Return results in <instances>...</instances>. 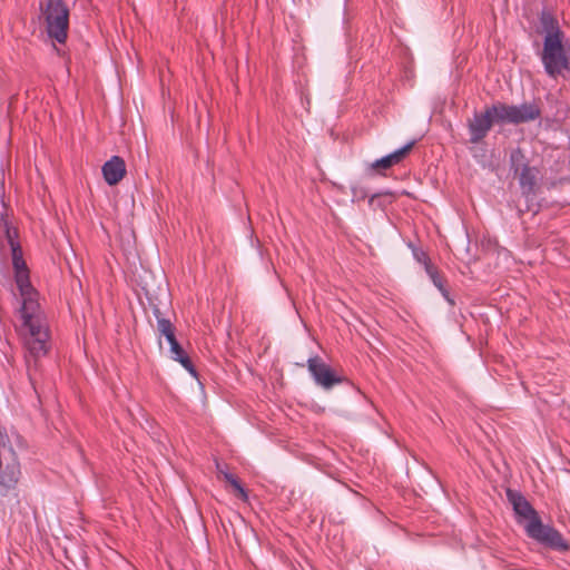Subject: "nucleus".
<instances>
[{"mask_svg":"<svg viewBox=\"0 0 570 570\" xmlns=\"http://www.w3.org/2000/svg\"><path fill=\"white\" fill-rule=\"evenodd\" d=\"M6 236L11 249L12 266L17 287L22 298L20 314L22 318V328L24 331V345L35 358L45 355L48 351L49 331L47 323L39 313V304L36 301V292L30 284L29 269L22 256V249L17 240V230L11 229L6 224Z\"/></svg>","mask_w":570,"mask_h":570,"instance_id":"obj_1","label":"nucleus"},{"mask_svg":"<svg viewBox=\"0 0 570 570\" xmlns=\"http://www.w3.org/2000/svg\"><path fill=\"white\" fill-rule=\"evenodd\" d=\"M539 19L544 32L541 61L546 72L556 78L563 70H570V59L563 45L564 33L551 12L543 10Z\"/></svg>","mask_w":570,"mask_h":570,"instance_id":"obj_2","label":"nucleus"},{"mask_svg":"<svg viewBox=\"0 0 570 570\" xmlns=\"http://www.w3.org/2000/svg\"><path fill=\"white\" fill-rule=\"evenodd\" d=\"M48 36L65 43L69 29V10L62 0H49L43 11Z\"/></svg>","mask_w":570,"mask_h":570,"instance_id":"obj_3","label":"nucleus"},{"mask_svg":"<svg viewBox=\"0 0 570 570\" xmlns=\"http://www.w3.org/2000/svg\"><path fill=\"white\" fill-rule=\"evenodd\" d=\"M525 532L531 539L550 549L561 552L570 549L562 534L554 528L543 524L540 518L527 522Z\"/></svg>","mask_w":570,"mask_h":570,"instance_id":"obj_4","label":"nucleus"},{"mask_svg":"<svg viewBox=\"0 0 570 570\" xmlns=\"http://www.w3.org/2000/svg\"><path fill=\"white\" fill-rule=\"evenodd\" d=\"M493 111L497 112L498 124L517 125L532 121L540 117V109L534 104H522L520 106H514L497 102L493 104Z\"/></svg>","mask_w":570,"mask_h":570,"instance_id":"obj_5","label":"nucleus"},{"mask_svg":"<svg viewBox=\"0 0 570 570\" xmlns=\"http://www.w3.org/2000/svg\"><path fill=\"white\" fill-rule=\"evenodd\" d=\"M510 166L519 179L522 193L524 195L532 194L538 183L539 169L528 164L525 155L520 148L511 151Z\"/></svg>","mask_w":570,"mask_h":570,"instance_id":"obj_6","label":"nucleus"},{"mask_svg":"<svg viewBox=\"0 0 570 570\" xmlns=\"http://www.w3.org/2000/svg\"><path fill=\"white\" fill-rule=\"evenodd\" d=\"M497 122V112L493 111V105L482 111H474L472 117L466 120L469 131V142L480 144L490 132Z\"/></svg>","mask_w":570,"mask_h":570,"instance_id":"obj_7","label":"nucleus"},{"mask_svg":"<svg viewBox=\"0 0 570 570\" xmlns=\"http://www.w3.org/2000/svg\"><path fill=\"white\" fill-rule=\"evenodd\" d=\"M307 367L316 384L325 390L332 389L335 384L342 383L343 377L337 375L330 365L321 357H311L307 361Z\"/></svg>","mask_w":570,"mask_h":570,"instance_id":"obj_8","label":"nucleus"},{"mask_svg":"<svg viewBox=\"0 0 570 570\" xmlns=\"http://www.w3.org/2000/svg\"><path fill=\"white\" fill-rule=\"evenodd\" d=\"M20 476V464L13 450H6L1 454L0 485L7 490L18 483Z\"/></svg>","mask_w":570,"mask_h":570,"instance_id":"obj_9","label":"nucleus"},{"mask_svg":"<svg viewBox=\"0 0 570 570\" xmlns=\"http://www.w3.org/2000/svg\"><path fill=\"white\" fill-rule=\"evenodd\" d=\"M102 175L108 185L118 184L126 175L125 160L119 156H112L102 166Z\"/></svg>","mask_w":570,"mask_h":570,"instance_id":"obj_10","label":"nucleus"},{"mask_svg":"<svg viewBox=\"0 0 570 570\" xmlns=\"http://www.w3.org/2000/svg\"><path fill=\"white\" fill-rule=\"evenodd\" d=\"M415 145V141H410L402 148L393 151L392 154L382 157L381 159L375 160L372 163L371 167L374 170H385L389 169L397 164H400L412 150L413 146Z\"/></svg>","mask_w":570,"mask_h":570,"instance_id":"obj_11","label":"nucleus"},{"mask_svg":"<svg viewBox=\"0 0 570 570\" xmlns=\"http://www.w3.org/2000/svg\"><path fill=\"white\" fill-rule=\"evenodd\" d=\"M507 495L513 507L515 514H518L520 518L525 519L528 522L534 518H539L537 511L522 494L512 490H508Z\"/></svg>","mask_w":570,"mask_h":570,"instance_id":"obj_12","label":"nucleus"},{"mask_svg":"<svg viewBox=\"0 0 570 570\" xmlns=\"http://www.w3.org/2000/svg\"><path fill=\"white\" fill-rule=\"evenodd\" d=\"M425 272L430 276L434 286L442 293L444 298L453 304V301L449 297V292L445 288L444 277L439 273L438 268L431 264V262L425 261Z\"/></svg>","mask_w":570,"mask_h":570,"instance_id":"obj_13","label":"nucleus"},{"mask_svg":"<svg viewBox=\"0 0 570 570\" xmlns=\"http://www.w3.org/2000/svg\"><path fill=\"white\" fill-rule=\"evenodd\" d=\"M154 315L157 318V330L163 336H167L175 332V327L171 322L164 318L158 307L154 308Z\"/></svg>","mask_w":570,"mask_h":570,"instance_id":"obj_14","label":"nucleus"},{"mask_svg":"<svg viewBox=\"0 0 570 570\" xmlns=\"http://www.w3.org/2000/svg\"><path fill=\"white\" fill-rule=\"evenodd\" d=\"M224 479L230 484L237 498H239L243 501H247V492L234 474L224 472Z\"/></svg>","mask_w":570,"mask_h":570,"instance_id":"obj_15","label":"nucleus"},{"mask_svg":"<svg viewBox=\"0 0 570 570\" xmlns=\"http://www.w3.org/2000/svg\"><path fill=\"white\" fill-rule=\"evenodd\" d=\"M174 360L179 362L184 366V368L187 370L194 377L197 376V372L193 365V362L190 361L189 356L186 353L181 354V356H178Z\"/></svg>","mask_w":570,"mask_h":570,"instance_id":"obj_16","label":"nucleus"},{"mask_svg":"<svg viewBox=\"0 0 570 570\" xmlns=\"http://www.w3.org/2000/svg\"><path fill=\"white\" fill-rule=\"evenodd\" d=\"M170 352H171L173 358L181 356V354L185 353L184 348L180 346L179 343H175L173 346H170Z\"/></svg>","mask_w":570,"mask_h":570,"instance_id":"obj_17","label":"nucleus"},{"mask_svg":"<svg viewBox=\"0 0 570 570\" xmlns=\"http://www.w3.org/2000/svg\"><path fill=\"white\" fill-rule=\"evenodd\" d=\"M415 257L417 258L419 262H422L424 265H425V261L426 262H430L429 257L426 256L425 253L421 252V253H415Z\"/></svg>","mask_w":570,"mask_h":570,"instance_id":"obj_18","label":"nucleus"},{"mask_svg":"<svg viewBox=\"0 0 570 570\" xmlns=\"http://www.w3.org/2000/svg\"><path fill=\"white\" fill-rule=\"evenodd\" d=\"M166 340L168 341L169 345L173 346L175 343H178V341L176 340V336H175V332L167 336H165Z\"/></svg>","mask_w":570,"mask_h":570,"instance_id":"obj_19","label":"nucleus"},{"mask_svg":"<svg viewBox=\"0 0 570 570\" xmlns=\"http://www.w3.org/2000/svg\"><path fill=\"white\" fill-rule=\"evenodd\" d=\"M27 364H28V368L30 370V367H31V361H30V358H27Z\"/></svg>","mask_w":570,"mask_h":570,"instance_id":"obj_20","label":"nucleus"}]
</instances>
